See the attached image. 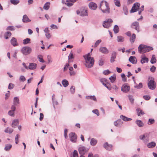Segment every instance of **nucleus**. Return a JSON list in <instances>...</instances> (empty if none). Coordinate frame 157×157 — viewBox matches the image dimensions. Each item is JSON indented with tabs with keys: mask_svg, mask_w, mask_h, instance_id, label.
Here are the masks:
<instances>
[{
	"mask_svg": "<svg viewBox=\"0 0 157 157\" xmlns=\"http://www.w3.org/2000/svg\"><path fill=\"white\" fill-rule=\"evenodd\" d=\"M136 110L137 111V114L138 116H140L144 114V112L140 108H138L136 109Z\"/></svg>",
	"mask_w": 157,
	"mask_h": 157,
	"instance_id": "f704fd0d",
	"label": "nucleus"
},
{
	"mask_svg": "<svg viewBox=\"0 0 157 157\" xmlns=\"http://www.w3.org/2000/svg\"><path fill=\"white\" fill-rule=\"evenodd\" d=\"M114 2L115 5L117 6L120 7L121 6V4L120 1L119 0H114Z\"/></svg>",
	"mask_w": 157,
	"mask_h": 157,
	"instance_id": "4c0bfd02",
	"label": "nucleus"
},
{
	"mask_svg": "<svg viewBox=\"0 0 157 157\" xmlns=\"http://www.w3.org/2000/svg\"><path fill=\"white\" fill-rule=\"evenodd\" d=\"M148 61V58H146L145 57H144L142 58L140 60V62L142 63H144L145 62L147 63Z\"/></svg>",
	"mask_w": 157,
	"mask_h": 157,
	"instance_id": "2f4dec72",
	"label": "nucleus"
},
{
	"mask_svg": "<svg viewBox=\"0 0 157 157\" xmlns=\"http://www.w3.org/2000/svg\"><path fill=\"white\" fill-rule=\"evenodd\" d=\"M86 98L87 99H91L95 101H97L96 98L94 95L86 96Z\"/></svg>",
	"mask_w": 157,
	"mask_h": 157,
	"instance_id": "bb28decb",
	"label": "nucleus"
},
{
	"mask_svg": "<svg viewBox=\"0 0 157 157\" xmlns=\"http://www.w3.org/2000/svg\"><path fill=\"white\" fill-rule=\"evenodd\" d=\"M81 14L80 15L82 16H88V14L87 12V10L86 8H82L81 9Z\"/></svg>",
	"mask_w": 157,
	"mask_h": 157,
	"instance_id": "f8f14e48",
	"label": "nucleus"
},
{
	"mask_svg": "<svg viewBox=\"0 0 157 157\" xmlns=\"http://www.w3.org/2000/svg\"><path fill=\"white\" fill-rule=\"evenodd\" d=\"M8 114L11 117H14L15 115L14 111L11 110H9L8 113Z\"/></svg>",
	"mask_w": 157,
	"mask_h": 157,
	"instance_id": "a18cd8bd",
	"label": "nucleus"
},
{
	"mask_svg": "<svg viewBox=\"0 0 157 157\" xmlns=\"http://www.w3.org/2000/svg\"><path fill=\"white\" fill-rule=\"evenodd\" d=\"M50 3L49 2H47L44 6V9L46 10H48L49 8V6Z\"/></svg>",
	"mask_w": 157,
	"mask_h": 157,
	"instance_id": "473e14b6",
	"label": "nucleus"
},
{
	"mask_svg": "<svg viewBox=\"0 0 157 157\" xmlns=\"http://www.w3.org/2000/svg\"><path fill=\"white\" fill-rule=\"evenodd\" d=\"M140 5V4L139 3H135L132 6L131 12L132 13L136 12L139 9Z\"/></svg>",
	"mask_w": 157,
	"mask_h": 157,
	"instance_id": "6e6552de",
	"label": "nucleus"
},
{
	"mask_svg": "<svg viewBox=\"0 0 157 157\" xmlns=\"http://www.w3.org/2000/svg\"><path fill=\"white\" fill-rule=\"evenodd\" d=\"M19 124V121L17 119L13 120L12 122L11 126L13 128H15Z\"/></svg>",
	"mask_w": 157,
	"mask_h": 157,
	"instance_id": "412c9836",
	"label": "nucleus"
},
{
	"mask_svg": "<svg viewBox=\"0 0 157 157\" xmlns=\"http://www.w3.org/2000/svg\"><path fill=\"white\" fill-rule=\"evenodd\" d=\"M148 81V86L149 88L152 90L155 89L156 88V84L154 81V78L152 77L149 78Z\"/></svg>",
	"mask_w": 157,
	"mask_h": 157,
	"instance_id": "7ed1b4c3",
	"label": "nucleus"
},
{
	"mask_svg": "<svg viewBox=\"0 0 157 157\" xmlns=\"http://www.w3.org/2000/svg\"><path fill=\"white\" fill-rule=\"evenodd\" d=\"M30 39L29 38H26L23 40V44H27L30 43Z\"/></svg>",
	"mask_w": 157,
	"mask_h": 157,
	"instance_id": "ea45409f",
	"label": "nucleus"
},
{
	"mask_svg": "<svg viewBox=\"0 0 157 157\" xmlns=\"http://www.w3.org/2000/svg\"><path fill=\"white\" fill-rule=\"evenodd\" d=\"M113 31L115 33H117L119 31V28L118 26L117 25H115L113 28Z\"/></svg>",
	"mask_w": 157,
	"mask_h": 157,
	"instance_id": "58836bf2",
	"label": "nucleus"
},
{
	"mask_svg": "<svg viewBox=\"0 0 157 157\" xmlns=\"http://www.w3.org/2000/svg\"><path fill=\"white\" fill-rule=\"evenodd\" d=\"M71 157H78V153L77 151L75 150L73 152L72 155Z\"/></svg>",
	"mask_w": 157,
	"mask_h": 157,
	"instance_id": "c03bdc74",
	"label": "nucleus"
},
{
	"mask_svg": "<svg viewBox=\"0 0 157 157\" xmlns=\"http://www.w3.org/2000/svg\"><path fill=\"white\" fill-rule=\"evenodd\" d=\"M86 67L88 68H91L92 67L94 64V58L91 59H85Z\"/></svg>",
	"mask_w": 157,
	"mask_h": 157,
	"instance_id": "20e7f679",
	"label": "nucleus"
},
{
	"mask_svg": "<svg viewBox=\"0 0 157 157\" xmlns=\"http://www.w3.org/2000/svg\"><path fill=\"white\" fill-rule=\"evenodd\" d=\"M109 79L111 82L113 83L116 79V77L112 76L109 78Z\"/></svg>",
	"mask_w": 157,
	"mask_h": 157,
	"instance_id": "5fc2aeb1",
	"label": "nucleus"
},
{
	"mask_svg": "<svg viewBox=\"0 0 157 157\" xmlns=\"http://www.w3.org/2000/svg\"><path fill=\"white\" fill-rule=\"evenodd\" d=\"M116 52L115 51L113 52L111 54L110 59L111 63H113L115 61V59L116 58Z\"/></svg>",
	"mask_w": 157,
	"mask_h": 157,
	"instance_id": "2eb2a0df",
	"label": "nucleus"
},
{
	"mask_svg": "<svg viewBox=\"0 0 157 157\" xmlns=\"http://www.w3.org/2000/svg\"><path fill=\"white\" fill-rule=\"evenodd\" d=\"M19 100L17 97H15L13 98V105H17L19 103Z\"/></svg>",
	"mask_w": 157,
	"mask_h": 157,
	"instance_id": "393cba45",
	"label": "nucleus"
},
{
	"mask_svg": "<svg viewBox=\"0 0 157 157\" xmlns=\"http://www.w3.org/2000/svg\"><path fill=\"white\" fill-rule=\"evenodd\" d=\"M98 140L94 138H92L91 139L90 142V144L92 146H95L97 144Z\"/></svg>",
	"mask_w": 157,
	"mask_h": 157,
	"instance_id": "aec40b11",
	"label": "nucleus"
},
{
	"mask_svg": "<svg viewBox=\"0 0 157 157\" xmlns=\"http://www.w3.org/2000/svg\"><path fill=\"white\" fill-rule=\"evenodd\" d=\"M10 43L14 47L18 45L17 40L14 37H12L11 39L10 40Z\"/></svg>",
	"mask_w": 157,
	"mask_h": 157,
	"instance_id": "dca6fc26",
	"label": "nucleus"
},
{
	"mask_svg": "<svg viewBox=\"0 0 157 157\" xmlns=\"http://www.w3.org/2000/svg\"><path fill=\"white\" fill-rule=\"evenodd\" d=\"M69 65L68 63H66L65 66L63 68V71H66L67 70V68L69 66Z\"/></svg>",
	"mask_w": 157,
	"mask_h": 157,
	"instance_id": "338daca9",
	"label": "nucleus"
},
{
	"mask_svg": "<svg viewBox=\"0 0 157 157\" xmlns=\"http://www.w3.org/2000/svg\"><path fill=\"white\" fill-rule=\"evenodd\" d=\"M120 117L123 121H130L132 120V118H128L123 115H121Z\"/></svg>",
	"mask_w": 157,
	"mask_h": 157,
	"instance_id": "5701e85b",
	"label": "nucleus"
},
{
	"mask_svg": "<svg viewBox=\"0 0 157 157\" xmlns=\"http://www.w3.org/2000/svg\"><path fill=\"white\" fill-rule=\"evenodd\" d=\"M136 123L139 127H142L144 125L143 123L141 120H136Z\"/></svg>",
	"mask_w": 157,
	"mask_h": 157,
	"instance_id": "c85d7f7f",
	"label": "nucleus"
},
{
	"mask_svg": "<svg viewBox=\"0 0 157 157\" xmlns=\"http://www.w3.org/2000/svg\"><path fill=\"white\" fill-rule=\"evenodd\" d=\"M6 30H10V31H13L15 30V28L13 26H9L6 28Z\"/></svg>",
	"mask_w": 157,
	"mask_h": 157,
	"instance_id": "3c124183",
	"label": "nucleus"
},
{
	"mask_svg": "<svg viewBox=\"0 0 157 157\" xmlns=\"http://www.w3.org/2000/svg\"><path fill=\"white\" fill-rule=\"evenodd\" d=\"M124 37L121 36H117V41L118 42H123L124 41Z\"/></svg>",
	"mask_w": 157,
	"mask_h": 157,
	"instance_id": "e433bc0d",
	"label": "nucleus"
},
{
	"mask_svg": "<svg viewBox=\"0 0 157 157\" xmlns=\"http://www.w3.org/2000/svg\"><path fill=\"white\" fill-rule=\"evenodd\" d=\"M99 51L101 53L105 54H107L109 52L108 50L105 47H100Z\"/></svg>",
	"mask_w": 157,
	"mask_h": 157,
	"instance_id": "ddd939ff",
	"label": "nucleus"
},
{
	"mask_svg": "<svg viewBox=\"0 0 157 157\" xmlns=\"http://www.w3.org/2000/svg\"><path fill=\"white\" fill-rule=\"evenodd\" d=\"M156 60L155 57V56L154 55L152 56L151 58V63L152 64L155 63L156 62Z\"/></svg>",
	"mask_w": 157,
	"mask_h": 157,
	"instance_id": "c9c22d12",
	"label": "nucleus"
},
{
	"mask_svg": "<svg viewBox=\"0 0 157 157\" xmlns=\"http://www.w3.org/2000/svg\"><path fill=\"white\" fill-rule=\"evenodd\" d=\"M12 145L10 144H8L6 145L4 150L6 151H9L12 147Z\"/></svg>",
	"mask_w": 157,
	"mask_h": 157,
	"instance_id": "7c9ffc66",
	"label": "nucleus"
},
{
	"mask_svg": "<svg viewBox=\"0 0 157 157\" xmlns=\"http://www.w3.org/2000/svg\"><path fill=\"white\" fill-rule=\"evenodd\" d=\"M99 8L103 13H109V4L106 1H102L101 2Z\"/></svg>",
	"mask_w": 157,
	"mask_h": 157,
	"instance_id": "f03ea898",
	"label": "nucleus"
},
{
	"mask_svg": "<svg viewBox=\"0 0 157 157\" xmlns=\"http://www.w3.org/2000/svg\"><path fill=\"white\" fill-rule=\"evenodd\" d=\"M101 40H97L95 43L94 47L96 48L97 47L99 44L101 42Z\"/></svg>",
	"mask_w": 157,
	"mask_h": 157,
	"instance_id": "09e8293b",
	"label": "nucleus"
},
{
	"mask_svg": "<svg viewBox=\"0 0 157 157\" xmlns=\"http://www.w3.org/2000/svg\"><path fill=\"white\" fill-rule=\"evenodd\" d=\"M37 58L38 59L39 61L40 62L44 63V61L43 58L42 56L41 55H39L37 56Z\"/></svg>",
	"mask_w": 157,
	"mask_h": 157,
	"instance_id": "37998d69",
	"label": "nucleus"
},
{
	"mask_svg": "<svg viewBox=\"0 0 157 157\" xmlns=\"http://www.w3.org/2000/svg\"><path fill=\"white\" fill-rule=\"evenodd\" d=\"M13 131V130L12 128H7L5 130V132L6 133H9V134L11 133Z\"/></svg>",
	"mask_w": 157,
	"mask_h": 157,
	"instance_id": "a19ab883",
	"label": "nucleus"
},
{
	"mask_svg": "<svg viewBox=\"0 0 157 157\" xmlns=\"http://www.w3.org/2000/svg\"><path fill=\"white\" fill-rule=\"evenodd\" d=\"M129 61L133 64L137 63V59L135 56H131L129 58Z\"/></svg>",
	"mask_w": 157,
	"mask_h": 157,
	"instance_id": "f3484780",
	"label": "nucleus"
},
{
	"mask_svg": "<svg viewBox=\"0 0 157 157\" xmlns=\"http://www.w3.org/2000/svg\"><path fill=\"white\" fill-rule=\"evenodd\" d=\"M130 37V41L132 44L135 41L136 38V35L135 34L133 33L132 36Z\"/></svg>",
	"mask_w": 157,
	"mask_h": 157,
	"instance_id": "a878e982",
	"label": "nucleus"
},
{
	"mask_svg": "<svg viewBox=\"0 0 157 157\" xmlns=\"http://www.w3.org/2000/svg\"><path fill=\"white\" fill-rule=\"evenodd\" d=\"M130 86L127 84H124L122 86L121 90L124 93H127L130 90Z\"/></svg>",
	"mask_w": 157,
	"mask_h": 157,
	"instance_id": "9b49d317",
	"label": "nucleus"
},
{
	"mask_svg": "<svg viewBox=\"0 0 157 157\" xmlns=\"http://www.w3.org/2000/svg\"><path fill=\"white\" fill-rule=\"evenodd\" d=\"M113 22V21L111 19H106L104 21L103 23V26L106 28H108L111 26V24Z\"/></svg>",
	"mask_w": 157,
	"mask_h": 157,
	"instance_id": "0eeeda50",
	"label": "nucleus"
},
{
	"mask_svg": "<svg viewBox=\"0 0 157 157\" xmlns=\"http://www.w3.org/2000/svg\"><path fill=\"white\" fill-rule=\"evenodd\" d=\"M89 6L90 9L93 10H95L97 7V4L93 2H90L89 4Z\"/></svg>",
	"mask_w": 157,
	"mask_h": 157,
	"instance_id": "4468645a",
	"label": "nucleus"
},
{
	"mask_svg": "<svg viewBox=\"0 0 157 157\" xmlns=\"http://www.w3.org/2000/svg\"><path fill=\"white\" fill-rule=\"evenodd\" d=\"M91 55V54L90 53H88L87 54L84 56V58L85 59L87 58L90 59H91L92 57L90 56Z\"/></svg>",
	"mask_w": 157,
	"mask_h": 157,
	"instance_id": "8fccbe9b",
	"label": "nucleus"
},
{
	"mask_svg": "<svg viewBox=\"0 0 157 157\" xmlns=\"http://www.w3.org/2000/svg\"><path fill=\"white\" fill-rule=\"evenodd\" d=\"M69 136L71 141L74 143L76 142L77 136L75 133L71 132L69 134Z\"/></svg>",
	"mask_w": 157,
	"mask_h": 157,
	"instance_id": "1a4fd4ad",
	"label": "nucleus"
},
{
	"mask_svg": "<svg viewBox=\"0 0 157 157\" xmlns=\"http://www.w3.org/2000/svg\"><path fill=\"white\" fill-rule=\"evenodd\" d=\"M143 98L146 100H148L150 98V97L147 95H144L143 96Z\"/></svg>",
	"mask_w": 157,
	"mask_h": 157,
	"instance_id": "69168bd1",
	"label": "nucleus"
},
{
	"mask_svg": "<svg viewBox=\"0 0 157 157\" xmlns=\"http://www.w3.org/2000/svg\"><path fill=\"white\" fill-rule=\"evenodd\" d=\"M156 145V143L152 141L147 144V147L149 148H152L154 147Z\"/></svg>",
	"mask_w": 157,
	"mask_h": 157,
	"instance_id": "b1692460",
	"label": "nucleus"
},
{
	"mask_svg": "<svg viewBox=\"0 0 157 157\" xmlns=\"http://www.w3.org/2000/svg\"><path fill=\"white\" fill-rule=\"evenodd\" d=\"M155 122V121L153 119H149L148 122V124H151L154 123Z\"/></svg>",
	"mask_w": 157,
	"mask_h": 157,
	"instance_id": "13d9d810",
	"label": "nucleus"
},
{
	"mask_svg": "<svg viewBox=\"0 0 157 157\" xmlns=\"http://www.w3.org/2000/svg\"><path fill=\"white\" fill-rule=\"evenodd\" d=\"M31 20L28 18L26 15H24L23 17L22 21L23 22L27 23L31 21Z\"/></svg>",
	"mask_w": 157,
	"mask_h": 157,
	"instance_id": "4be33fe9",
	"label": "nucleus"
},
{
	"mask_svg": "<svg viewBox=\"0 0 157 157\" xmlns=\"http://www.w3.org/2000/svg\"><path fill=\"white\" fill-rule=\"evenodd\" d=\"M15 106H16V105H13V104L12 105V106L11 107V110L15 112V111L16 110V107H15Z\"/></svg>",
	"mask_w": 157,
	"mask_h": 157,
	"instance_id": "774afa93",
	"label": "nucleus"
},
{
	"mask_svg": "<svg viewBox=\"0 0 157 157\" xmlns=\"http://www.w3.org/2000/svg\"><path fill=\"white\" fill-rule=\"evenodd\" d=\"M74 56L73 55L72 52V51H71L68 56V59H74Z\"/></svg>",
	"mask_w": 157,
	"mask_h": 157,
	"instance_id": "4d7b16f0",
	"label": "nucleus"
},
{
	"mask_svg": "<svg viewBox=\"0 0 157 157\" xmlns=\"http://www.w3.org/2000/svg\"><path fill=\"white\" fill-rule=\"evenodd\" d=\"M143 86L142 84L140 82L139 83V84L138 86H134L136 88H137L138 89H140L142 88Z\"/></svg>",
	"mask_w": 157,
	"mask_h": 157,
	"instance_id": "e2e57ef3",
	"label": "nucleus"
},
{
	"mask_svg": "<svg viewBox=\"0 0 157 157\" xmlns=\"http://www.w3.org/2000/svg\"><path fill=\"white\" fill-rule=\"evenodd\" d=\"M20 80L24 82L26 80V79L24 76L23 75H21L19 78Z\"/></svg>",
	"mask_w": 157,
	"mask_h": 157,
	"instance_id": "0e129e2a",
	"label": "nucleus"
},
{
	"mask_svg": "<svg viewBox=\"0 0 157 157\" xmlns=\"http://www.w3.org/2000/svg\"><path fill=\"white\" fill-rule=\"evenodd\" d=\"M112 145L111 144H109L108 143H105L103 145V147L106 150H110L112 147Z\"/></svg>",
	"mask_w": 157,
	"mask_h": 157,
	"instance_id": "a211bd4d",
	"label": "nucleus"
},
{
	"mask_svg": "<svg viewBox=\"0 0 157 157\" xmlns=\"http://www.w3.org/2000/svg\"><path fill=\"white\" fill-rule=\"evenodd\" d=\"M99 65L100 66H102L104 63V61L101 58L99 61Z\"/></svg>",
	"mask_w": 157,
	"mask_h": 157,
	"instance_id": "864d4df0",
	"label": "nucleus"
},
{
	"mask_svg": "<svg viewBox=\"0 0 157 157\" xmlns=\"http://www.w3.org/2000/svg\"><path fill=\"white\" fill-rule=\"evenodd\" d=\"M10 2L13 5H16L19 3V1L18 0H10Z\"/></svg>",
	"mask_w": 157,
	"mask_h": 157,
	"instance_id": "49530a36",
	"label": "nucleus"
},
{
	"mask_svg": "<svg viewBox=\"0 0 157 157\" xmlns=\"http://www.w3.org/2000/svg\"><path fill=\"white\" fill-rule=\"evenodd\" d=\"M92 112L96 114L98 116L99 115L98 111L97 109H94L92 110Z\"/></svg>",
	"mask_w": 157,
	"mask_h": 157,
	"instance_id": "680f3d73",
	"label": "nucleus"
},
{
	"mask_svg": "<svg viewBox=\"0 0 157 157\" xmlns=\"http://www.w3.org/2000/svg\"><path fill=\"white\" fill-rule=\"evenodd\" d=\"M19 137V136L18 134H17L16 135L15 138V142L16 144H17L18 142V139Z\"/></svg>",
	"mask_w": 157,
	"mask_h": 157,
	"instance_id": "052dcab7",
	"label": "nucleus"
},
{
	"mask_svg": "<svg viewBox=\"0 0 157 157\" xmlns=\"http://www.w3.org/2000/svg\"><path fill=\"white\" fill-rule=\"evenodd\" d=\"M14 86V85L12 83H10L9 85L8 88L10 90L12 89L13 88Z\"/></svg>",
	"mask_w": 157,
	"mask_h": 157,
	"instance_id": "6e6d98bb",
	"label": "nucleus"
},
{
	"mask_svg": "<svg viewBox=\"0 0 157 157\" xmlns=\"http://www.w3.org/2000/svg\"><path fill=\"white\" fill-rule=\"evenodd\" d=\"M122 124H123V122H121V120L120 119H118L114 122V124L116 127H118L119 125Z\"/></svg>",
	"mask_w": 157,
	"mask_h": 157,
	"instance_id": "cd10ccee",
	"label": "nucleus"
},
{
	"mask_svg": "<svg viewBox=\"0 0 157 157\" xmlns=\"http://www.w3.org/2000/svg\"><path fill=\"white\" fill-rule=\"evenodd\" d=\"M128 97L130 102L132 103H133L134 102V99L133 98V96L131 95H129Z\"/></svg>",
	"mask_w": 157,
	"mask_h": 157,
	"instance_id": "79ce46f5",
	"label": "nucleus"
},
{
	"mask_svg": "<svg viewBox=\"0 0 157 157\" xmlns=\"http://www.w3.org/2000/svg\"><path fill=\"white\" fill-rule=\"evenodd\" d=\"M36 64L35 63H30L28 69L32 70H34L36 68Z\"/></svg>",
	"mask_w": 157,
	"mask_h": 157,
	"instance_id": "6ab92c4d",
	"label": "nucleus"
},
{
	"mask_svg": "<svg viewBox=\"0 0 157 157\" xmlns=\"http://www.w3.org/2000/svg\"><path fill=\"white\" fill-rule=\"evenodd\" d=\"M131 27L135 29L138 33H139L140 32V27L139 22L135 21L133 22L131 25Z\"/></svg>",
	"mask_w": 157,
	"mask_h": 157,
	"instance_id": "423d86ee",
	"label": "nucleus"
},
{
	"mask_svg": "<svg viewBox=\"0 0 157 157\" xmlns=\"http://www.w3.org/2000/svg\"><path fill=\"white\" fill-rule=\"evenodd\" d=\"M102 84L104 85L106 87L108 90H110L111 89V87H110V84L109 83L105 84L104 83H102Z\"/></svg>",
	"mask_w": 157,
	"mask_h": 157,
	"instance_id": "de8ad7c7",
	"label": "nucleus"
},
{
	"mask_svg": "<svg viewBox=\"0 0 157 157\" xmlns=\"http://www.w3.org/2000/svg\"><path fill=\"white\" fill-rule=\"evenodd\" d=\"M11 35V33L10 32H6L5 33L4 36L6 39H8Z\"/></svg>",
	"mask_w": 157,
	"mask_h": 157,
	"instance_id": "c756f323",
	"label": "nucleus"
},
{
	"mask_svg": "<svg viewBox=\"0 0 157 157\" xmlns=\"http://www.w3.org/2000/svg\"><path fill=\"white\" fill-rule=\"evenodd\" d=\"M75 87L74 86H72L70 89V92L72 94H74L75 92Z\"/></svg>",
	"mask_w": 157,
	"mask_h": 157,
	"instance_id": "bf43d9fd",
	"label": "nucleus"
},
{
	"mask_svg": "<svg viewBox=\"0 0 157 157\" xmlns=\"http://www.w3.org/2000/svg\"><path fill=\"white\" fill-rule=\"evenodd\" d=\"M153 50L152 47L142 44H140L138 48V51L140 54L148 52Z\"/></svg>",
	"mask_w": 157,
	"mask_h": 157,
	"instance_id": "f257e3e1",
	"label": "nucleus"
},
{
	"mask_svg": "<svg viewBox=\"0 0 157 157\" xmlns=\"http://www.w3.org/2000/svg\"><path fill=\"white\" fill-rule=\"evenodd\" d=\"M62 83L63 86L64 87H67L69 84L68 81L66 79L63 80Z\"/></svg>",
	"mask_w": 157,
	"mask_h": 157,
	"instance_id": "72a5a7b5",
	"label": "nucleus"
},
{
	"mask_svg": "<svg viewBox=\"0 0 157 157\" xmlns=\"http://www.w3.org/2000/svg\"><path fill=\"white\" fill-rule=\"evenodd\" d=\"M88 149L84 147H80L78 149V151L81 155H84L88 151Z\"/></svg>",
	"mask_w": 157,
	"mask_h": 157,
	"instance_id": "9d476101",
	"label": "nucleus"
},
{
	"mask_svg": "<svg viewBox=\"0 0 157 157\" xmlns=\"http://www.w3.org/2000/svg\"><path fill=\"white\" fill-rule=\"evenodd\" d=\"M121 77L122 78V80L124 82H126V78L125 76V75L124 74H122L121 75Z\"/></svg>",
	"mask_w": 157,
	"mask_h": 157,
	"instance_id": "603ef678",
	"label": "nucleus"
},
{
	"mask_svg": "<svg viewBox=\"0 0 157 157\" xmlns=\"http://www.w3.org/2000/svg\"><path fill=\"white\" fill-rule=\"evenodd\" d=\"M32 51V48L28 46L23 47L21 50V53L24 55H27L29 54Z\"/></svg>",
	"mask_w": 157,
	"mask_h": 157,
	"instance_id": "39448f33",
	"label": "nucleus"
}]
</instances>
